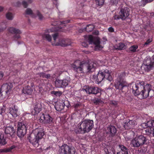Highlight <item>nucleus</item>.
<instances>
[{
  "mask_svg": "<svg viewBox=\"0 0 154 154\" xmlns=\"http://www.w3.org/2000/svg\"><path fill=\"white\" fill-rule=\"evenodd\" d=\"M128 86L130 87L132 93L135 96L140 95L142 99L149 96V92L152 88L150 84H146L145 85L144 81H137L135 84H130Z\"/></svg>",
  "mask_w": 154,
  "mask_h": 154,
  "instance_id": "1",
  "label": "nucleus"
},
{
  "mask_svg": "<svg viewBox=\"0 0 154 154\" xmlns=\"http://www.w3.org/2000/svg\"><path fill=\"white\" fill-rule=\"evenodd\" d=\"M94 63L93 62L77 60L72 65L73 70L79 73L90 72L93 71L95 69Z\"/></svg>",
  "mask_w": 154,
  "mask_h": 154,
  "instance_id": "2",
  "label": "nucleus"
},
{
  "mask_svg": "<svg viewBox=\"0 0 154 154\" xmlns=\"http://www.w3.org/2000/svg\"><path fill=\"white\" fill-rule=\"evenodd\" d=\"M44 133L42 130L37 129L34 132L31 133L28 137L29 142L35 147L38 146V141L42 139Z\"/></svg>",
  "mask_w": 154,
  "mask_h": 154,
  "instance_id": "3",
  "label": "nucleus"
},
{
  "mask_svg": "<svg viewBox=\"0 0 154 154\" xmlns=\"http://www.w3.org/2000/svg\"><path fill=\"white\" fill-rule=\"evenodd\" d=\"M93 121L91 120H85L82 121L76 133H85L89 132L94 127Z\"/></svg>",
  "mask_w": 154,
  "mask_h": 154,
  "instance_id": "4",
  "label": "nucleus"
},
{
  "mask_svg": "<svg viewBox=\"0 0 154 154\" xmlns=\"http://www.w3.org/2000/svg\"><path fill=\"white\" fill-rule=\"evenodd\" d=\"M111 72V71L107 69L100 70L97 75V81L98 83L101 82L104 79L111 82L112 79Z\"/></svg>",
  "mask_w": 154,
  "mask_h": 154,
  "instance_id": "5",
  "label": "nucleus"
},
{
  "mask_svg": "<svg viewBox=\"0 0 154 154\" xmlns=\"http://www.w3.org/2000/svg\"><path fill=\"white\" fill-rule=\"evenodd\" d=\"M148 140L143 135H140L132 140L131 144L134 147H138L144 144H147Z\"/></svg>",
  "mask_w": 154,
  "mask_h": 154,
  "instance_id": "6",
  "label": "nucleus"
},
{
  "mask_svg": "<svg viewBox=\"0 0 154 154\" xmlns=\"http://www.w3.org/2000/svg\"><path fill=\"white\" fill-rule=\"evenodd\" d=\"M154 67V55L152 59L146 57L144 60L141 66V68L146 72H149Z\"/></svg>",
  "mask_w": 154,
  "mask_h": 154,
  "instance_id": "7",
  "label": "nucleus"
},
{
  "mask_svg": "<svg viewBox=\"0 0 154 154\" xmlns=\"http://www.w3.org/2000/svg\"><path fill=\"white\" fill-rule=\"evenodd\" d=\"M39 118L40 122L42 124H46L50 126L54 124L53 119L49 114L40 113Z\"/></svg>",
  "mask_w": 154,
  "mask_h": 154,
  "instance_id": "8",
  "label": "nucleus"
},
{
  "mask_svg": "<svg viewBox=\"0 0 154 154\" xmlns=\"http://www.w3.org/2000/svg\"><path fill=\"white\" fill-rule=\"evenodd\" d=\"M27 125V124L25 122L18 123L17 131V135L18 137H23L26 134Z\"/></svg>",
  "mask_w": 154,
  "mask_h": 154,
  "instance_id": "9",
  "label": "nucleus"
},
{
  "mask_svg": "<svg viewBox=\"0 0 154 154\" xmlns=\"http://www.w3.org/2000/svg\"><path fill=\"white\" fill-rule=\"evenodd\" d=\"M125 74H120L117 78L116 82L115 84V86L116 89L122 90L125 86Z\"/></svg>",
  "mask_w": 154,
  "mask_h": 154,
  "instance_id": "10",
  "label": "nucleus"
},
{
  "mask_svg": "<svg viewBox=\"0 0 154 154\" xmlns=\"http://www.w3.org/2000/svg\"><path fill=\"white\" fill-rule=\"evenodd\" d=\"M61 149L60 154H75V149L66 144L62 146Z\"/></svg>",
  "mask_w": 154,
  "mask_h": 154,
  "instance_id": "11",
  "label": "nucleus"
},
{
  "mask_svg": "<svg viewBox=\"0 0 154 154\" xmlns=\"http://www.w3.org/2000/svg\"><path fill=\"white\" fill-rule=\"evenodd\" d=\"M85 88L84 89L86 92L89 94H101V90L97 87H95L91 86H85Z\"/></svg>",
  "mask_w": 154,
  "mask_h": 154,
  "instance_id": "12",
  "label": "nucleus"
},
{
  "mask_svg": "<svg viewBox=\"0 0 154 154\" xmlns=\"http://www.w3.org/2000/svg\"><path fill=\"white\" fill-rule=\"evenodd\" d=\"M16 132V128L12 125L6 127L5 129L4 132L5 134L9 138H13L15 136Z\"/></svg>",
  "mask_w": 154,
  "mask_h": 154,
  "instance_id": "13",
  "label": "nucleus"
},
{
  "mask_svg": "<svg viewBox=\"0 0 154 154\" xmlns=\"http://www.w3.org/2000/svg\"><path fill=\"white\" fill-rule=\"evenodd\" d=\"M88 40L90 44H93L95 45V50H99L103 48L100 45V42L98 38H94L92 35H90L88 38Z\"/></svg>",
  "mask_w": 154,
  "mask_h": 154,
  "instance_id": "14",
  "label": "nucleus"
},
{
  "mask_svg": "<svg viewBox=\"0 0 154 154\" xmlns=\"http://www.w3.org/2000/svg\"><path fill=\"white\" fill-rule=\"evenodd\" d=\"M13 87L12 84L11 83L3 84L1 88V91H2V93H5L8 95L11 93Z\"/></svg>",
  "mask_w": 154,
  "mask_h": 154,
  "instance_id": "15",
  "label": "nucleus"
},
{
  "mask_svg": "<svg viewBox=\"0 0 154 154\" xmlns=\"http://www.w3.org/2000/svg\"><path fill=\"white\" fill-rule=\"evenodd\" d=\"M8 30L12 34H20L21 33V32L19 29L13 27H10L8 28ZM20 38V35L17 34L13 37V38L14 40H17Z\"/></svg>",
  "mask_w": 154,
  "mask_h": 154,
  "instance_id": "16",
  "label": "nucleus"
},
{
  "mask_svg": "<svg viewBox=\"0 0 154 154\" xmlns=\"http://www.w3.org/2000/svg\"><path fill=\"white\" fill-rule=\"evenodd\" d=\"M71 41L68 39H60L58 42L56 44L57 45H60L62 47H66L70 45Z\"/></svg>",
  "mask_w": 154,
  "mask_h": 154,
  "instance_id": "17",
  "label": "nucleus"
},
{
  "mask_svg": "<svg viewBox=\"0 0 154 154\" xmlns=\"http://www.w3.org/2000/svg\"><path fill=\"white\" fill-rule=\"evenodd\" d=\"M107 133L109 134L110 137H114L116 133V128L113 126H111L107 128Z\"/></svg>",
  "mask_w": 154,
  "mask_h": 154,
  "instance_id": "18",
  "label": "nucleus"
},
{
  "mask_svg": "<svg viewBox=\"0 0 154 154\" xmlns=\"http://www.w3.org/2000/svg\"><path fill=\"white\" fill-rule=\"evenodd\" d=\"M41 104L40 103H36L34 106V110L32 111L34 115L37 114L42 110Z\"/></svg>",
  "mask_w": 154,
  "mask_h": 154,
  "instance_id": "19",
  "label": "nucleus"
},
{
  "mask_svg": "<svg viewBox=\"0 0 154 154\" xmlns=\"http://www.w3.org/2000/svg\"><path fill=\"white\" fill-rule=\"evenodd\" d=\"M141 126L143 128H151L154 127V120H150L147 122L146 123H144L141 124Z\"/></svg>",
  "mask_w": 154,
  "mask_h": 154,
  "instance_id": "20",
  "label": "nucleus"
},
{
  "mask_svg": "<svg viewBox=\"0 0 154 154\" xmlns=\"http://www.w3.org/2000/svg\"><path fill=\"white\" fill-rule=\"evenodd\" d=\"M135 122L133 120L126 119V129H130L134 127Z\"/></svg>",
  "mask_w": 154,
  "mask_h": 154,
  "instance_id": "21",
  "label": "nucleus"
},
{
  "mask_svg": "<svg viewBox=\"0 0 154 154\" xmlns=\"http://www.w3.org/2000/svg\"><path fill=\"white\" fill-rule=\"evenodd\" d=\"M115 20H118L121 19L122 20L125 19V11L124 9H122L119 13V15H116L114 17Z\"/></svg>",
  "mask_w": 154,
  "mask_h": 154,
  "instance_id": "22",
  "label": "nucleus"
},
{
  "mask_svg": "<svg viewBox=\"0 0 154 154\" xmlns=\"http://www.w3.org/2000/svg\"><path fill=\"white\" fill-rule=\"evenodd\" d=\"M18 109L17 107L15 106L10 107L9 108V113H10L12 116L14 117H17L18 116L17 114Z\"/></svg>",
  "mask_w": 154,
  "mask_h": 154,
  "instance_id": "23",
  "label": "nucleus"
},
{
  "mask_svg": "<svg viewBox=\"0 0 154 154\" xmlns=\"http://www.w3.org/2000/svg\"><path fill=\"white\" fill-rule=\"evenodd\" d=\"M65 106L64 102L60 103L58 102L55 103V108L57 111H61L63 109Z\"/></svg>",
  "mask_w": 154,
  "mask_h": 154,
  "instance_id": "24",
  "label": "nucleus"
},
{
  "mask_svg": "<svg viewBox=\"0 0 154 154\" xmlns=\"http://www.w3.org/2000/svg\"><path fill=\"white\" fill-rule=\"evenodd\" d=\"M22 92L26 95H31L32 94L33 90L30 86H27L23 88Z\"/></svg>",
  "mask_w": 154,
  "mask_h": 154,
  "instance_id": "25",
  "label": "nucleus"
},
{
  "mask_svg": "<svg viewBox=\"0 0 154 154\" xmlns=\"http://www.w3.org/2000/svg\"><path fill=\"white\" fill-rule=\"evenodd\" d=\"M143 132H145L144 134L149 136H151L152 135L154 137V128H153V130H152L151 128H147L143 131Z\"/></svg>",
  "mask_w": 154,
  "mask_h": 154,
  "instance_id": "26",
  "label": "nucleus"
},
{
  "mask_svg": "<svg viewBox=\"0 0 154 154\" xmlns=\"http://www.w3.org/2000/svg\"><path fill=\"white\" fill-rule=\"evenodd\" d=\"M15 148V146L13 145L10 147L9 148H5L4 149H0V152H10L12 150Z\"/></svg>",
  "mask_w": 154,
  "mask_h": 154,
  "instance_id": "27",
  "label": "nucleus"
},
{
  "mask_svg": "<svg viewBox=\"0 0 154 154\" xmlns=\"http://www.w3.org/2000/svg\"><path fill=\"white\" fill-rule=\"evenodd\" d=\"M37 74L40 77H42L43 78H45L48 79H50L51 76L50 74H46L43 72L38 73Z\"/></svg>",
  "mask_w": 154,
  "mask_h": 154,
  "instance_id": "28",
  "label": "nucleus"
},
{
  "mask_svg": "<svg viewBox=\"0 0 154 154\" xmlns=\"http://www.w3.org/2000/svg\"><path fill=\"white\" fill-rule=\"evenodd\" d=\"M93 103L95 105H98L100 104H103L104 102L100 99L98 98H95L92 100Z\"/></svg>",
  "mask_w": 154,
  "mask_h": 154,
  "instance_id": "29",
  "label": "nucleus"
},
{
  "mask_svg": "<svg viewBox=\"0 0 154 154\" xmlns=\"http://www.w3.org/2000/svg\"><path fill=\"white\" fill-rule=\"evenodd\" d=\"M62 80L56 79L55 82L56 87L58 88H63Z\"/></svg>",
  "mask_w": 154,
  "mask_h": 154,
  "instance_id": "30",
  "label": "nucleus"
},
{
  "mask_svg": "<svg viewBox=\"0 0 154 154\" xmlns=\"http://www.w3.org/2000/svg\"><path fill=\"white\" fill-rule=\"evenodd\" d=\"M33 2V0H28L27 2L24 0L22 1V4L24 8H26L27 7L29 4L32 3Z\"/></svg>",
  "mask_w": 154,
  "mask_h": 154,
  "instance_id": "31",
  "label": "nucleus"
},
{
  "mask_svg": "<svg viewBox=\"0 0 154 154\" xmlns=\"http://www.w3.org/2000/svg\"><path fill=\"white\" fill-rule=\"evenodd\" d=\"M94 28V26L92 24L88 25L86 27V30L88 32L92 31Z\"/></svg>",
  "mask_w": 154,
  "mask_h": 154,
  "instance_id": "32",
  "label": "nucleus"
},
{
  "mask_svg": "<svg viewBox=\"0 0 154 154\" xmlns=\"http://www.w3.org/2000/svg\"><path fill=\"white\" fill-rule=\"evenodd\" d=\"M7 143L6 140L3 134L0 135V145H5Z\"/></svg>",
  "mask_w": 154,
  "mask_h": 154,
  "instance_id": "33",
  "label": "nucleus"
},
{
  "mask_svg": "<svg viewBox=\"0 0 154 154\" xmlns=\"http://www.w3.org/2000/svg\"><path fill=\"white\" fill-rule=\"evenodd\" d=\"M154 0H141V2L142 3L140 6L142 7H144L146 4L151 3Z\"/></svg>",
  "mask_w": 154,
  "mask_h": 154,
  "instance_id": "34",
  "label": "nucleus"
},
{
  "mask_svg": "<svg viewBox=\"0 0 154 154\" xmlns=\"http://www.w3.org/2000/svg\"><path fill=\"white\" fill-rule=\"evenodd\" d=\"M125 45L124 44L122 43H119L118 44L116 45L115 46V48L116 49L122 50L123 48L125 47Z\"/></svg>",
  "mask_w": 154,
  "mask_h": 154,
  "instance_id": "35",
  "label": "nucleus"
},
{
  "mask_svg": "<svg viewBox=\"0 0 154 154\" xmlns=\"http://www.w3.org/2000/svg\"><path fill=\"white\" fill-rule=\"evenodd\" d=\"M70 81V80H68L67 79H64L62 80L63 88L66 87L67 86L69 83Z\"/></svg>",
  "mask_w": 154,
  "mask_h": 154,
  "instance_id": "36",
  "label": "nucleus"
},
{
  "mask_svg": "<svg viewBox=\"0 0 154 154\" xmlns=\"http://www.w3.org/2000/svg\"><path fill=\"white\" fill-rule=\"evenodd\" d=\"M6 18L9 20H11L13 19L14 16L12 13L8 12L6 15Z\"/></svg>",
  "mask_w": 154,
  "mask_h": 154,
  "instance_id": "37",
  "label": "nucleus"
},
{
  "mask_svg": "<svg viewBox=\"0 0 154 154\" xmlns=\"http://www.w3.org/2000/svg\"><path fill=\"white\" fill-rule=\"evenodd\" d=\"M138 48V46L137 45H133L131 46L129 48L130 51L132 52H136V50Z\"/></svg>",
  "mask_w": 154,
  "mask_h": 154,
  "instance_id": "38",
  "label": "nucleus"
},
{
  "mask_svg": "<svg viewBox=\"0 0 154 154\" xmlns=\"http://www.w3.org/2000/svg\"><path fill=\"white\" fill-rule=\"evenodd\" d=\"M43 38H45L49 42H51V37L48 34H45L43 35Z\"/></svg>",
  "mask_w": 154,
  "mask_h": 154,
  "instance_id": "39",
  "label": "nucleus"
},
{
  "mask_svg": "<svg viewBox=\"0 0 154 154\" xmlns=\"http://www.w3.org/2000/svg\"><path fill=\"white\" fill-rule=\"evenodd\" d=\"M25 14L28 15H31L33 14V12L32 9L30 8H27L25 11Z\"/></svg>",
  "mask_w": 154,
  "mask_h": 154,
  "instance_id": "40",
  "label": "nucleus"
},
{
  "mask_svg": "<svg viewBox=\"0 0 154 154\" xmlns=\"http://www.w3.org/2000/svg\"><path fill=\"white\" fill-rule=\"evenodd\" d=\"M51 94H54L57 96H60L62 94V92L60 91H53L51 92Z\"/></svg>",
  "mask_w": 154,
  "mask_h": 154,
  "instance_id": "41",
  "label": "nucleus"
},
{
  "mask_svg": "<svg viewBox=\"0 0 154 154\" xmlns=\"http://www.w3.org/2000/svg\"><path fill=\"white\" fill-rule=\"evenodd\" d=\"M7 27V25L5 23L2 22L0 23V27L3 31Z\"/></svg>",
  "mask_w": 154,
  "mask_h": 154,
  "instance_id": "42",
  "label": "nucleus"
},
{
  "mask_svg": "<svg viewBox=\"0 0 154 154\" xmlns=\"http://www.w3.org/2000/svg\"><path fill=\"white\" fill-rule=\"evenodd\" d=\"M97 4L99 6L103 5L105 0H95Z\"/></svg>",
  "mask_w": 154,
  "mask_h": 154,
  "instance_id": "43",
  "label": "nucleus"
},
{
  "mask_svg": "<svg viewBox=\"0 0 154 154\" xmlns=\"http://www.w3.org/2000/svg\"><path fill=\"white\" fill-rule=\"evenodd\" d=\"M109 103L110 105L115 107L117 106L118 105L117 102L115 100H110L109 101Z\"/></svg>",
  "mask_w": 154,
  "mask_h": 154,
  "instance_id": "44",
  "label": "nucleus"
},
{
  "mask_svg": "<svg viewBox=\"0 0 154 154\" xmlns=\"http://www.w3.org/2000/svg\"><path fill=\"white\" fill-rule=\"evenodd\" d=\"M36 14L38 16L39 19L40 20H43V19L44 18V17L39 11H37L36 12Z\"/></svg>",
  "mask_w": 154,
  "mask_h": 154,
  "instance_id": "45",
  "label": "nucleus"
},
{
  "mask_svg": "<svg viewBox=\"0 0 154 154\" xmlns=\"http://www.w3.org/2000/svg\"><path fill=\"white\" fill-rule=\"evenodd\" d=\"M126 20L128 19V17L129 15L130 11L129 9L128 8L126 7Z\"/></svg>",
  "mask_w": 154,
  "mask_h": 154,
  "instance_id": "46",
  "label": "nucleus"
},
{
  "mask_svg": "<svg viewBox=\"0 0 154 154\" xmlns=\"http://www.w3.org/2000/svg\"><path fill=\"white\" fill-rule=\"evenodd\" d=\"M152 38H149L145 42L144 45V46H145L149 44L152 42Z\"/></svg>",
  "mask_w": 154,
  "mask_h": 154,
  "instance_id": "47",
  "label": "nucleus"
},
{
  "mask_svg": "<svg viewBox=\"0 0 154 154\" xmlns=\"http://www.w3.org/2000/svg\"><path fill=\"white\" fill-rule=\"evenodd\" d=\"M118 2V0H111L110 2V4L112 5H116L117 4Z\"/></svg>",
  "mask_w": 154,
  "mask_h": 154,
  "instance_id": "48",
  "label": "nucleus"
},
{
  "mask_svg": "<svg viewBox=\"0 0 154 154\" xmlns=\"http://www.w3.org/2000/svg\"><path fill=\"white\" fill-rule=\"evenodd\" d=\"M54 40L55 41L58 36V33H55L52 35Z\"/></svg>",
  "mask_w": 154,
  "mask_h": 154,
  "instance_id": "49",
  "label": "nucleus"
},
{
  "mask_svg": "<svg viewBox=\"0 0 154 154\" xmlns=\"http://www.w3.org/2000/svg\"><path fill=\"white\" fill-rule=\"evenodd\" d=\"M81 105V103H79L75 104L74 105V106L75 108H77L79 107Z\"/></svg>",
  "mask_w": 154,
  "mask_h": 154,
  "instance_id": "50",
  "label": "nucleus"
},
{
  "mask_svg": "<svg viewBox=\"0 0 154 154\" xmlns=\"http://www.w3.org/2000/svg\"><path fill=\"white\" fill-rule=\"evenodd\" d=\"M119 146L121 149V151H125V147L124 146L122 145H119Z\"/></svg>",
  "mask_w": 154,
  "mask_h": 154,
  "instance_id": "51",
  "label": "nucleus"
},
{
  "mask_svg": "<svg viewBox=\"0 0 154 154\" xmlns=\"http://www.w3.org/2000/svg\"><path fill=\"white\" fill-rule=\"evenodd\" d=\"M108 30L110 32H113L114 31V29L112 27H110L108 28Z\"/></svg>",
  "mask_w": 154,
  "mask_h": 154,
  "instance_id": "52",
  "label": "nucleus"
},
{
  "mask_svg": "<svg viewBox=\"0 0 154 154\" xmlns=\"http://www.w3.org/2000/svg\"><path fill=\"white\" fill-rule=\"evenodd\" d=\"M117 154H125V151H120L117 153Z\"/></svg>",
  "mask_w": 154,
  "mask_h": 154,
  "instance_id": "53",
  "label": "nucleus"
},
{
  "mask_svg": "<svg viewBox=\"0 0 154 154\" xmlns=\"http://www.w3.org/2000/svg\"><path fill=\"white\" fill-rule=\"evenodd\" d=\"M3 75V73L2 72H0V80L2 79Z\"/></svg>",
  "mask_w": 154,
  "mask_h": 154,
  "instance_id": "54",
  "label": "nucleus"
},
{
  "mask_svg": "<svg viewBox=\"0 0 154 154\" xmlns=\"http://www.w3.org/2000/svg\"><path fill=\"white\" fill-rule=\"evenodd\" d=\"M82 45L85 47H87L88 46V45L85 42H83L82 43Z\"/></svg>",
  "mask_w": 154,
  "mask_h": 154,
  "instance_id": "55",
  "label": "nucleus"
},
{
  "mask_svg": "<svg viewBox=\"0 0 154 154\" xmlns=\"http://www.w3.org/2000/svg\"><path fill=\"white\" fill-rule=\"evenodd\" d=\"M5 112L2 109L0 108V114L2 116V113Z\"/></svg>",
  "mask_w": 154,
  "mask_h": 154,
  "instance_id": "56",
  "label": "nucleus"
},
{
  "mask_svg": "<svg viewBox=\"0 0 154 154\" xmlns=\"http://www.w3.org/2000/svg\"><path fill=\"white\" fill-rule=\"evenodd\" d=\"M2 93L1 91H0V100H2L4 98L2 97Z\"/></svg>",
  "mask_w": 154,
  "mask_h": 154,
  "instance_id": "57",
  "label": "nucleus"
},
{
  "mask_svg": "<svg viewBox=\"0 0 154 154\" xmlns=\"http://www.w3.org/2000/svg\"><path fill=\"white\" fill-rule=\"evenodd\" d=\"M69 22V20H67L66 21H62L61 22L62 24H66L68 23Z\"/></svg>",
  "mask_w": 154,
  "mask_h": 154,
  "instance_id": "58",
  "label": "nucleus"
},
{
  "mask_svg": "<svg viewBox=\"0 0 154 154\" xmlns=\"http://www.w3.org/2000/svg\"><path fill=\"white\" fill-rule=\"evenodd\" d=\"M3 10V8L2 7L0 6V12L2 11Z\"/></svg>",
  "mask_w": 154,
  "mask_h": 154,
  "instance_id": "59",
  "label": "nucleus"
},
{
  "mask_svg": "<svg viewBox=\"0 0 154 154\" xmlns=\"http://www.w3.org/2000/svg\"><path fill=\"white\" fill-rule=\"evenodd\" d=\"M94 33L96 35H98L99 34V31H95Z\"/></svg>",
  "mask_w": 154,
  "mask_h": 154,
  "instance_id": "60",
  "label": "nucleus"
},
{
  "mask_svg": "<svg viewBox=\"0 0 154 154\" xmlns=\"http://www.w3.org/2000/svg\"><path fill=\"white\" fill-rule=\"evenodd\" d=\"M2 29H1V28L0 27V33L1 32H2L3 31L2 30Z\"/></svg>",
  "mask_w": 154,
  "mask_h": 154,
  "instance_id": "61",
  "label": "nucleus"
},
{
  "mask_svg": "<svg viewBox=\"0 0 154 154\" xmlns=\"http://www.w3.org/2000/svg\"><path fill=\"white\" fill-rule=\"evenodd\" d=\"M127 149L126 148V154H128L127 151H126Z\"/></svg>",
  "mask_w": 154,
  "mask_h": 154,
  "instance_id": "62",
  "label": "nucleus"
},
{
  "mask_svg": "<svg viewBox=\"0 0 154 154\" xmlns=\"http://www.w3.org/2000/svg\"><path fill=\"white\" fill-rule=\"evenodd\" d=\"M36 43H37V44H38L39 43V42L38 41H37L36 42Z\"/></svg>",
  "mask_w": 154,
  "mask_h": 154,
  "instance_id": "63",
  "label": "nucleus"
},
{
  "mask_svg": "<svg viewBox=\"0 0 154 154\" xmlns=\"http://www.w3.org/2000/svg\"><path fill=\"white\" fill-rule=\"evenodd\" d=\"M106 154H110V153L109 152H108V153H106Z\"/></svg>",
  "mask_w": 154,
  "mask_h": 154,
  "instance_id": "64",
  "label": "nucleus"
}]
</instances>
